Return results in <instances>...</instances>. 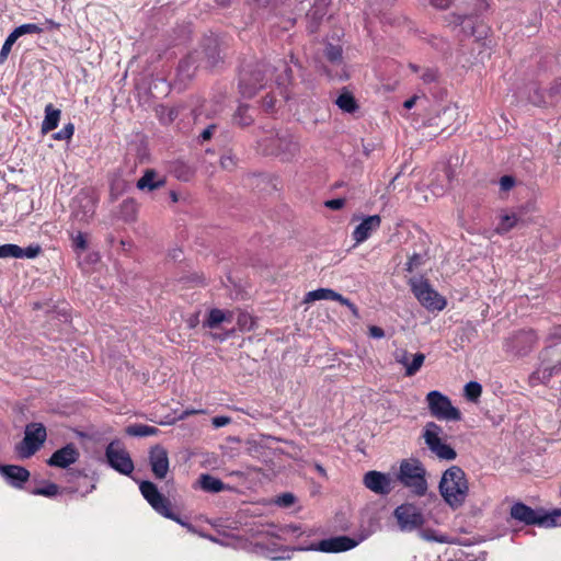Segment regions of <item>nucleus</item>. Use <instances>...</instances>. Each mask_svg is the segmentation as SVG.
I'll list each match as a JSON object with an SVG mask.
<instances>
[{
    "label": "nucleus",
    "instance_id": "nucleus-1",
    "mask_svg": "<svg viewBox=\"0 0 561 561\" xmlns=\"http://www.w3.org/2000/svg\"><path fill=\"white\" fill-rule=\"evenodd\" d=\"M538 359L539 365L529 377L531 385H546L553 376L561 373V325L550 331Z\"/></svg>",
    "mask_w": 561,
    "mask_h": 561
},
{
    "label": "nucleus",
    "instance_id": "nucleus-2",
    "mask_svg": "<svg viewBox=\"0 0 561 561\" xmlns=\"http://www.w3.org/2000/svg\"><path fill=\"white\" fill-rule=\"evenodd\" d=\"M438 490L451 510L460 508L468 496L469 483L466 472L458 466H451L443 472Z\"/></svg>",
    "mask_w": 561,
    "mask_h": 561
},
{
    "label": "nucleus",
    "instance_id": "nucleus-3",
    "mask_svg": "<svg viewBox=\"0 0 561 561\" xmlns=\"http://www.w3.org/2000/svg\"><path fill=\"white\" fill-rule=\"evenodd\" d=\"M201 50L190 54L186 58L180 61L179 68L184 71L190 66L195 68H216L219 64L224 62L222 41L219 36L210 34L205 35L201 41Z\"/></svg>",
    "mask_w": 561,
    "mask_h": 561
},
{
    "label": "nucleus",
    "instance_id": "nucleus-4",
    "mask_svg": "<svg viewBox=\"0 0 561 561\" xmlns=\"http://www.w3.org/2000/svg\"><path fill=\"white\" fill-rule=\"evenodd\" d=\"M510 515L513 519L527 526L543 528L561 526V508L548 512L543 508H531L523 502H516L511 506Z\"/></svg>",
    "mask_w": 561,
    "mask_h": 561
},
{
    "label": "nucleus",
    "instance_id": "nucleus-5",
    "mask_svg": "<svg viewBox=\"0 0 561 561\" xmlns=\"http://www.w3.org/2000/svg\"><path fill=\"white\" fill-rule=\"evenodd\" d=\"M139 490L145 500L157 513L178 523L187 530L195 533V527L190 522L183 519L179 514H175L171 510V502L158 490V486L153 482L149 480L140 481Z\"/></svg>",
    "mask_w": 561,
    "mask_h": 561
},
{
    "label": "nucleus",
    "instance_id": "nucleus-6",
    "mask_svg": "<svg viewBox=\"0 0 561 561\" xmlns=\"http://www.w3.org/2000/svg\"><path fill=\"white\" fill-rule=\"evenodd\" d=\"M398 481L415 495L423 496L427 491L426 469L417 458L403 459L400 462Z\"/></svg>",
    "mask_w": 561,
    "mask_h": 561
},
{
    "label": "nucleus",
    "instance_id": "nucleus-7",
    "mask_svg": "<svg viewBox=\"0 0 561 561\" xmlns=\"http://www.w3.org/2000/svg\"><path fill=\"white\" fill-rule=\"evenodd\" d=\"M271 75L272 67L264 62L244 66L239 76L240 94L245 99L253 98L259 90L266 85Z\"/></svg>",
    "mask_w": 561,
    "mask_h": 561
},
{
    "label": "nucleus",
    "instance_id": "nucleus-8",
    "mask_svg": "<svg viewBox=\"0 0 561 561\" xmlns=\"http://www.w3.org/2000/svg\"><path fill=\"white\" fill-rule=\"evenodd\" d=\"M259 146L264 154L277 157L282 161H289L299 152V144L290 134L266 137Z\"/></svg>",
    "mask_w": 561,
    "mask_h": 561
},
{
    "label": "nucleus",
    "instance_id": "nucleus-9",
    "mask_svg": "<svg viewBox=\"0 0 561 561\" xmlns=\"http://www.w3.org/2000/svg\"><path fill=\"white\" fill-rule=\"evenodd\" d=\"M409 285L415 298L426 310L440 311L446 307L445 297L432 287L427 278L413 277L409 280Z\"/></svg>",
    "mask_w": 561,
    "mask_h": 561
},
{
    "label": "nucleus",
    "instance_id": "nucleus-10",
    "mask_svg": "<svg viewBox=\"0 0 561 561\" xmlns=\"http://www.w3.org/2000/svg\"><path fill=\"white\" fill-rule=\"evenodd\" d=\"M442 434L443 427L437 423L431 421L424 425L422 437L424 439L426 447L438 459L447 461L455 460L457 458V453L449 444H446L442 440Z\"/></svg>",
    "mask_w": 561,
    "mask_h": 561
},
{
    "label": "nucleus",
    "instance_id": "nucleus-11",
    "mask_svg": "<svg viewBox=\"0 0 561 561\" xmlns=\"http://www.w3.org/2000/svg\"><path fill=\"white\" fill-rule=\"evenodd\" d=\"M46 438L47 431L43 423H28L25 426L24 438L15 445V453L21 459H27L41 449Z\"/></svg>",
    "mask_w": 561,
    "mask_h": 561
},
{
    "label": "nucleus",
    "instance_id": "nucleus-12",
    "mask_svg": "<svg viewBox=\"0 0 561 561\" xmlns=\"http://www.w3.org/2000/svg\"><path fill=\"white\" fill-rule=\"evenodd\" d=\"M358 540L348 536H337L328 539H322L318 543H311L310 546H298V547H280L279 550L283 552L290 551H321L329 553L344 552L355 548L358 545Z\"/></svg>",
    "mask_w": 561,
    "mask_h": 561
},
{
    "label": "nucleus",
    "instance_id": "nucleus-13",
    "mask_svg": "<svg viewBox=\"0 0 561 561\" xmlns=\"http://www.w3.org/2000/svg\"><path fill=\"white\" fill-rule=\"evenodd\" d=\"M426 402L433 417L444 421H461L460 410L453 405L451 400L438 390H432L426 394Z\"/></svg>",
    "mask_w": 561,
    "mask_h": 561
},
{
    "label": "nucleus",
    "instance_id": "nucleus-14",
    "mask_svg": "<svg viewBox=\"0 0 561 561\" xmlns=\"http://www.w3.org/2000/svg\"><path fill=\"white\" fill-rule=\"evenodd\" d=\"M107 465L124 476H130L135 469L129 453L124 448L119 439H113L105 448Z\"/></svg>",
    "mask_w": 561,
    "mask_h": 561
},
{
    "label": "nucleus",
    "instance_id": "nucleus-15",
    "mask_svg": "<svg viewBox=\"0 0 561 561\" xmlns=\"http://www.w3.org/2000/svg\"><path fill=\"white\" fill-rule=\"evenodd\" d=\"M393 516L402 531H413L421 528L425 523L421 508L412 503H403L396 507Z\"/></svg>",
    "mask_w": 561,
    "mask_h": 561
},
{
    "label": "nucleus",
    "instance_id": "nucleus-16",
    "mask_svg": "<svg viewBox=\"0 0 561 561\" xmlns=\"http://www.w3.org/2000/svg\"><path fill=\"white\" fill-rule=\"evenodd\" d=\"M537 336L534 330H519L505 339L503 348L515 356H525L534 347Z\"/></svg>",
    "mask_w": 561,
    "mask_h": 561
},
{
    "label": "nucleus",
    "instance_id": "nucleus-17",
    "mask_svg": "<svg viewBox=\"0 0 561 561\" xmlns=\"http://www.w3.org/2000/svg\"><path fill=\"white\" fill-rule=\"evenodd\" d=\"M98 197L90 188L81 190L72 199V216L79 221H89L95 214Z\"/></svg>",
    "mask_w": 561,
    "mask_h": 561
},
{
    "label": "nucleus",
    "instance_id": "nucleus-18",
    "mask_svg": "<svg viewBox=\"0 0 561 561\" xmlns=\"http://www.w3.org/2000/svg\"><path fill=\"white\" fill-rule=\"evenodd\" d=\"M80 458V451L73 443H68L64 447L55 450L46 460L49 467L67 469L76 463Z\"/></svg>",
    "mask_w": 561,
    "mask_h": 561
},
{
    "label": "nucleus",
    "instance_id": "nucleus-19",
    "mask_svg": "<svg viewBox=\"0 0 561 561\" xmlns=\"http://www.w3.org/2000/svg\"><path fill=\"white\" fill-rule=\"evenodd\" d=\"M473 14H459L450 13L447 15L446 21L454 26H461L462 32L467 36H476L477 39H482L486 34V27L482 24L476 25L472 21Z\"/></svg>",
    "mask_w": 561,
    "mask_h": 561
},
{
    "label": "nucleus",
    "instance_id": "nucleus-20",
    "mask_svg": "<svg viewBox=\"0 0 561 561\" xmlns=\"http://www.w3.org/2000/svg\"><path fill=\"white\" fill-rule=\"evenodd\" d=\"M363 483L368 490L379 495H388L393 489L390 476L376 470L366 472Z\"/></svg>",
    "mask_w": 561,
    "mask_h": 561
},
{
    "label": "nucleus",
    "instance_id": "nucleus-21",
    "mask_svg": "<svg viewBox=\"0 0 561 561\" xmlns=\"http://www.w3.org/2000/svg\"><path fill=\"white\" fill-rule=\"evenodd\" d=\"M332 0H314L312 7L307 11L306 30L309 34H314L319 31L324 18L328 14L329 7Z\"/></svg>",
    "mask_w": 561,
    "mask_h": 561
},
{
    "label": "nucleus",
    "instance_id": "nucleus-22",
    "mask_svg": "<svg viewBox=\"0 0 561 561\" xmlns=\"http://www.w3.org/2000/svg\"><path fill=\"white\" fill-rule=\"evenodd\" d=\"M149 465L156 479L162 480L169 471V457L167 449L157 444L149 450Z\"/></svg>",
    "mask_w": 561,
    "mask_h": 561
},
{
    "label": "nucleus",
    "instance_id": "nucleus-23",
    "mask_svg": "<svg viewBox=\"0 0 561 561\" xmlns=\"http://www.w3.org/2000/svg\"><path fill=\"white\" fill-rule=\"evenodd\" d=\"M0 474L9 485L15 489H23L31 477L30 471L19 465H0Z\"/></svg>",
    "mask_w": 561,
    "mask_h": 561
},
{
    "label": "nucleus",
    "instance_id": "nucleus-24",
    "mask_svg": "<svg viewBox=\"0 0 561 561\" xmlns=\"http://www.w3.org/2000/svg\"><path fill=\"white\" fill-rule=\"evenodd\" d=\"M42 253V247L38 243H32L26 248H21L18 244L5 243L0 245V259L14 257V259H35Z\"/></svg>",
    "mask_w": 561,
    "mask_h": 561
},
{
    "label": "nucleus",
    "instance_id": "nucleus-25",
    "mask_svg": "<svg viewBox=\"0 0 561 561\" xmlns=\"http://www.w3.org/2000/svg\"><path fill=\"white\" fill-rule=\"evenodd\" d=\"M457 115V107L444 106L439 108L435 115L427 118L426 125L445 131L453 126Z\"/></svg>",
    "mask_w": 561,
    "mask_h": 561
},
{
    "label": "nucleus",
    "instance_id": "nucleus-26",
    "mask_svg": "<svg viewBox=\"0 0 561 561\" xmlns=\"http://www.w3.org/2000/svg\"><path fill=\"white\" fill-rule=\"evenodd\" d=\"M381 224V218L379 215H371L365 217L362 222L356 226L354 229L352 237L356 243H362L366 241L374 231L379 229Z\"/></svg>",
    "mask_w": 561,
    "mask_h": 561
},
{
    "label": "nucleus",
    "instance_id": "nucleus-27",
    "mask_svg": "<svg viewBox=\"0 0 561 561\" xmlns=\"http://www.w3.org/2000/svg\"><path fill=\"white\" fill-rule=\"evenodd\" d=\"M256 110L249 104L240 103L231 115V125L247 128L255 122Z\"/></svg>",
    "mask_w": 561,
    "mask_h": 561
},
{
    "label": "nucleus",
    "instance_id": "nucleus-28",
    "mask_svg": "<svg viewBox=\"0 0 561 561\" xmlns=\"http://www.w3.org/2000/svg\"><path fill=\"white\" fill-rule=\"evenodd\" d=\"M322 299L339 301L342 305L354 307V305L347 298L343 297L341 294H339L330 288H319V289L309 291L306 295L304 302H311V301L322 300Z\"/></svg>",
    "mask_w": 561,
    "mask_h": 561
},
{
    "label": "nucleus",
    "instance_id": "nucleus-29",
    "mask_svg": "<svg viewBox=\"0 0 561 561\" xmlns=\"http://www.w3.org/2000/svg\"><path fill=\"white\" fill-rule=\"evenodd\" d=\"M199 486L203 491L208 493H219L224 491H231L232 486L224 483L219 478L209 473H203L198 479Z\"/></svg>",
    "mask_w": 561,
    "mask_h": 561
},
{
    "label": "nucleus",
    "instance_id": "nucleus-30",
    "mask_svg": "<svg viewBox=\"0 0 561 561\" xmlns=\"http://www.w3.org/2000/svg\"><path fill=\"white\" fill-rule=\"evenodd\" d=\"M158 173L153 169H147L144 175L137 181L136 187L140 191H153L164 185V179H158Z\"/></svg>",
    "mask_w": 561,
    "mask_h": 561
},
{
    "label": "nucleus",
    "instance_id": "nucleus-31",
    "mask_svg": "<svg viewBox=\"0 0 561 561\" xmlns=\"http://www.w3.org/2000/svg\"><path fill=\"white\" fill-rule=\"evenodd\" d=\"M61 112L55 108L51 103L45 106V117L42 122V133L47 134L57 128Z\"/></svg>",
    "mask_w": 561,
    "mask_h": 561
},
{
    "label": "nucleus",
    "instance_id": "nucleus-32",
    "mask_svg": "<svg viewBox=\"0 0 561 561\" xmlns=\"http://www.w3.org/2000/svg\"><path fill=\"white\" fill-rule=\"evenodd\" d=\"M335 104L345 113H355L358 110V103L352 92L347 88L341 90L340 95L335 100Z\"/></svg>",
    "mask_w": 561,
    "mask_h": 561
},
{
    "label": "nucleus",
    "instance_id": "nucleus-33",
    "mask_svg": "<svg viewBox=\"0 0 561 561\" xmlns=\"http://www.w3.org/2000/svg\"><path fill=\"white\" fill-rule=\"evenodd\" d=\"M138 204L134 198H126L119 205V218L125 222H133L137 219Z\"/></svg>",
    "mask_w": 561,
    "mask_h": 561
},
{
    "label": "nucleus",
    "instance_id": "nucleus-34",
    "mask_svg": "<svg viewBox=\"0 0 561 561\" xmlns=\"http://www.w3.org/2000/svg\"><path fill=\"white\" fill-rule=\"evenodd\" d=\"M274 70H280V72L276 76L275 81L278 87H287L294 80V71L293 67L286 61L282 60L278 67H273L272 72Z\"/></svg>",
    "mask_w": 561,
    "mask_h": 561
},
{
    "label": "nucleus",
    "instance_id": "nucleus-35",
    "mask_svg": "<svg viewBox=\"0 0 561 561\" xmlns=\"http://www.w3.org/2000/svg\"><path fill=\"white\" fill-rule=\"evenodd\" d=\"M125 432L127 435L133 437H147L157 435L159 433V428L147 424L136 423L128 425Z\"/></svg>",
    "mask_w": 561,
    "mask_h": 561
},
{
    "label": "nucleus",
    "instance_id": "nucleus-36",
    "mask_svg": "<svg viewBox=\"0 0 561 561\" xmlns=\"http://www.w3.org/2000/svg\"><path fill=\"white\" fill-rule=\"evenodd\" d=\"M527 90V99L529 103L536 106H542L546 104V98L543 90L539 87L538 83L531 82L526 87Z\"/></svg>",
    "mask_w": 561,
    "mask_h": 561
},
{
    "label": "nucleus",
    "instance_id": "nucleus-37",
    "mask_svg": "<svg viewBox=\"0 0 561 561\" xmlns=\"http://www.w3.org/2000/svg\"><path fill=\"white\" fill-rule=\"evenodd\" d=\"M420 536L426 541L439 543H456V539L447 535L437 534L434 529L424 528L420 530Z\"/></svg>",
    "mask_w": 561,
    "mask_h": 561
},
{
    "label": "nucleus",
    "instance_id": "nucleus-38",
    "mask_svg": "<svg viewBox=\"0 0 561 561\" xmlns=\"http://www.w3.org/2000/svg\"><path fill=\"white\" fill-rule=\"evenodd\" d=\"M325 58L332 64H341L343 59V48L340 45H333L332 43H327L323 51Z\"/></svg>",
    "mask_w": 561,
    "mask_h": 561
},
{
    "label": "nucleus",
    "instance_id": "nucleus-39",
    "mask_svg": "<svg viewBox=\"0 0 561 561\" xmlns=\"http://www.w3.org/2000/svg\"><path fill=\"white\" fill-rule=\"evenodd\" d=\"M463 394L470 402H477L482 393V386L478 381H469L465 385Z\"/></svg>",
    "mask_w": 561,
    "mask_h": 561
},
{
    "label": "nucleus",
    "instance_id": "nucleus-40",
    "mask_svg": "<svg viewBox=\"0 0 561 561\" xmlns=\"http://www.w3.org/2000/svg\"><path fill=\"white\" fill-rule=\"evenodd\" d=\"M173 174L181 181L187 182L194 175V170L184 162H176L173 167Z\"/></svg>",
    "mask_w": 561,
    "mask_h": 561
},
{
    "label": "nucleus",
    "instance_id": "nucleus-41",
    "mask_svg": "<svg viewBox=\"0 0 561 561\" xmlns=\"http://www.w3.org/2000/svg\"><path fill=\"white\" fill-rule=\"evenodd\" d=\"M224 321H226V314L222 310L214 308L209 311L208 317L205 321V325L215 329L219 324H221Z\"/></svg>",
    "mask_w": 561,
    "mask_h": 561
},
{
    "label": "nucleus",
    "instance_id": "nucleus-42",
    "mask_svg": "<svg viewBox=\"0 0 561 561\" xmlns=\"http://www.w3.org/2000/svg\"><path fill=\"white\" fill-rule=\"evenodd\" d=\"M518 217L515 214L504 215L501 217V221L497 226L499 233H506L517 226Z\"/></svg>",
    "mask_w": 561,
    "mask_h": 561
},
{
    "label": "nucleus",
    "instance_id": "nucleus-43",
    "mask_svg": "<svg viewBox=\"0 0 561 561\" xmlns=\"http://www.w3.org/2000/svg\"><path fill=\"white\" fill-rule=\"evenodd\" d=\"M31 493L33 495L54 497L59 493V486L54 482H46L44 486L35 488L31 491Z\"/></svg>",
    "mask_w": 561,
    "mask_h": 561
},
{
    "label": "nucleus",
    "instance_id": "nucleus-44",
    "mask_svg": "<svg viewBox=\"0 0 561 561\" xmlns=\"http://www.w3.org/2000/svg\"><path fill=\"white\" fill-rule=\"evenodd\" d=\"M424 360L425 355L423 353H415L413 355L412 362H409V365H407L405 376H414L422 367Z\"/></svg>",
    "mask_w": 561,
    "mask_h": 561
},
{
    "label": "nucleus",
    "instance_id": "nucleus-45",
    "mask_svg": "<svg viewBox=\"0 0 561 561\" xmlns=\"http://www.w3.org/2000/svg\"><path fill=\"white\" fill-rule=\"evenodd\" d=\"M12 32L19 38L25 34H39L43 32V28L37 24L26 23L15 27Z\"/></svg>",
    "mask_w": 561,
    "mask_h": 561
},
{
    "label": "nucleus",
    "instance_id": "nucleus-46",
    "mask_svg": "<svg viewBox=\"0 0 561 561\" xmlns=\"http://www.w3.org/2000/svg\"><path fill=\"white\" fill-rule=\"evenodd\" d=\"M159 113L160 121L163 124H171L179 116V107H161V111Z\"/></svg>",
    "mask_w": 561,
    "mask_h": 561
},
{
    "label": "nucleus",
    "instance_id": "nucleus-47",
    "mask_svg": "<svg viewBox=\"0 0 561 561\" xmlns=\"http://www.w3.org/2000/svg\"><path fill=\"white\" fill-rule=\"evenodd\" d=\"M16 41H18V37H15L14 33L11 32L9 34V36L5 38V41L2 45V48L0 50V64H3L7 60L9 54L11 51V48Z\"/></svg>",
    "mask_w": 561,
    "mask_h": 561
},
{
    "label": "nucleus",
    "instance_id": "nucleus-48",
    "mask_svg": "<svg viewBox=\"0 0 561 561\" xmlns=\"http://www.w3.org/2000/svg\"><path fill=\"white\" fill-rule=\"evenodd\" d=\"M425 263V255L420 253H413L408 262L405 263V271L407 272H413L415 268L420 267Z\"/></svg>",
    "mask_w": 561,
    "mask_h": 561
},
{
    "label": "nucleus",
    "instance_id": "nucleus-49",
    "mask_svg": "<svg viewBox=\"0 0 561 561\" xmlns=\"http://www.w3.org/2000/svg\"><path fill=\"white\" fill-rule=\"evenodd\" d=\"M75 133V126L72 123L66 124L59 131L53 135L55 140H69Z\"/></svg>",
    "mask_w": 561,
    "mask_h": 561
},
{
    "label": "nucleus",
    "instance_id": "nucleus-50",
    "mask_svg": "<svg viewBox=\"0 0 561 561\" xmlns=\"http://www.w3.org/2000/svg\"><path fill=\"white\" fill-rule=\"evenodd\" d=\"M72 247L75 251H85L88 249L87 237L83 232H78L75 237H72Z\"/></svg>",
    "mask_w": 561,
    "mask_h": 561
},
{
    "label": "nucleus",
    "instance_id": "nucleus-51",
    "mask_svg": "<svg viewBox=\"0 0 561 561\" xmlns=\"http://www.w3.org/2000/svg\"><path fill=\"white\" fill-rule=\"evenodd\" d=\"M296 502L293 493L286 492L277 496L276 504L280 507H290Z\"/></svg>",
    "mask_w": 561,
    "mask_h": 561
},
{
    "label": "nucleus",
    "instance_id": "nucleus-52",
    "mask_svg": "<svg viewBox=\"0 0 561 561\" xmlns=\"http://www.w3.org/2000/svg\"><path fill=\"white\" fill-rule=\"evenodd\" d=\"M439 72L436 68H426L424 69L421 79L424 83H432L438 80Z\"/></svg>",
    "mask_w": 561,
    "mask_h": 561
},
{
    "label": "nucleus",
    "instance_id": "nucleus-53",
    "mask_svg": "<svg viewBox=\"0 0 561 561\" xmlns=\"http://www.w3.org/2000/svg\"><path fill=\"white\" fill-rule=\"evenodd\" d=\"M217 127L218 126L216 124H210L206 128H204L198 135L199 142L203 144L205 141L210 140Z\"/></svg>",
    "mask_w": 561,
    "mask_h": 561
},
{
    "label": "nucleus",
    "instance_id": "nucleus-54",
    "mask_svg": "<svg viewBox=\"0 0 561 561\" xmlns=\"http://www.w3.org/2000/svg\"><path fill=\"white\" fill-rule=\"evenodd\" d=\"M515 178L512 175H503L500 179V188L503 192L510 191L515 185Z\"/></svg>",
    "mask_w": 561,
    "mask_h": 561
},
{
    "label": "nucleus",
    "instance_id": "nucleus-55",
    "mask_svg": "<svg viewBox=\"0 0 561 561\" xmlns=\"http://www.w3.org/2000/svg\"><path fill=\"white\" fill-rule=\"evenodd\" d=\"M345 205V198H333L324 203V206L332 210H340Z\"/></svg>",
    "mask_w": 561,
    "mask_h": 561
},
{
    "label": "nucleus",
    "instance_id": "nucleus-56",
    "mask_svg": "<svg viewBox=\"0 0 561 561\" xmlns=\"http://www.w3.org/2000/svg\"><path fill=\"white\" fill-rule=\"evenodd\" d=\"M394 358L398 363L402 364L405 368H407V365H409V353L405 350L396 351Z\"/></svg>",
    "mask_w": 561,
    "mask_h": 561
},
{
    "label": "nucleus",
    "instance_id": "nucleus-57",
    "mask_svg": "<svg viewBox=\"0 0 561 561\" xmlns=\"http://www.w3.org/2000/svg\"><path fill=\"white\" fill-rule=\"evenodd\" d=\"M231 421L230 417L228 416H222V415H219V416H215L213 417L211 420V424L216 427V428H219V427H222V426H226L227 424H229Z\"/></svg>",
    "mask_w": 561,
    "mask_h": 561
},
{
    "label": "nucleus",
    "instance_id": "nucleus-58",
    "mask_svg": "<svg viewBox=\"0 0 561 561\" xmlns=\"http://www.w3.org/2000/svg\"><path fill=\"white\" fill-rule=\"evenodd\" d=\"M262 105L266 112H272L275 107V99L272 95H265L263 98Z\"/></svg>",
    "mask_w": 561,
    "mask_h": 561
},
{
    "label": "nucleus",
    "instance_id": "nucleus-59",
    "mask_svg": "<svg viewBox=\"0 0 561 561\" xmlns=\"http://www.w3.org/2000/svg\"><path fill=\"white\" fill-rule=\"evenodd\" d=\"M369 336L373 339H382L385 336V330L377 325L369 327Z\"/></svg>",
    "mask_w": 561,
    "mask_h": 561
},
{
    "label": "nucleus",
    "instance_id": "nucleus-60",
    "mask_svg": "<svg viewBox=\"0 0 561 561\" xmlns=\"http://www.w3.org/2000/svg\"><path fill=\"white\" fill-rule=\"evenodd\" d=\"M325 73L330 79H339V80H347L348 79V73L344 69H342L341 72H336L334 75L332 73L331 70L325 69Z\"/></svg>",
    "mask_w": 561,
    "mask_h": 561
},
{
    "label": "nucleus",
    "instance_id": "nucleus-61",
    "mask_svg": "<svg viewBox=\"0 0 561 561\" xmlns=\"http://www.w3.org/2000/svg\"><path fill=\"white\" fill-rule=\"evenodd\" d=\"M220 164L224 169L230 170L234 167V160L231 156H222L220 158Z\"/></svg>",
    "mask_w": 561,
    "mask_h": 561
},
{
    "label": "nucleus",
    "instance_id": "nucleus-62",
    "mask_svg": "<svg viewBox=\"0 0 561 561\" xmlns=\"http://www.w3.org/2000/svg\"><path fill=\"white\" fill-rule=\"evenodd\" d=\"M430 3L437 9H447L453 3V0H430Z\"/></svg>",
    "mask_w": 561,
    "mask_h": 561
},
{
    "label": "nucleus",
    "instance_id": "nucleus-63",
    "mask_svg": "<svg viewBox=\"0 0 561 561\" xmlns=\"http://www.w3.org/2000/svg\"><path fill=\"white\" fill-rule=\"evenodd\" d=\"M285 530L287 533H291V534H301V527L299 525H294V524L287 525L285 527Z\"/></svg>",
    "mask_w": 561,
    "mask_h": 561
},
{
    "label": "nucleus",
    "instance_id": "nucleus-64",
    "mask_svg": "<svg viewBox=\"0 0 561 561\" xmlns=\"http://www.w3.org/2000/svg\"><path fill=\"white\" fill-rule=\"evenodd\" d=\"M416 100H417L416 95L405 100L404 103H403L404 108L411 110L415 105Z\"/></svg>",
    "mask_w": 561,
    "mask_h": 561
}]
</instances>
